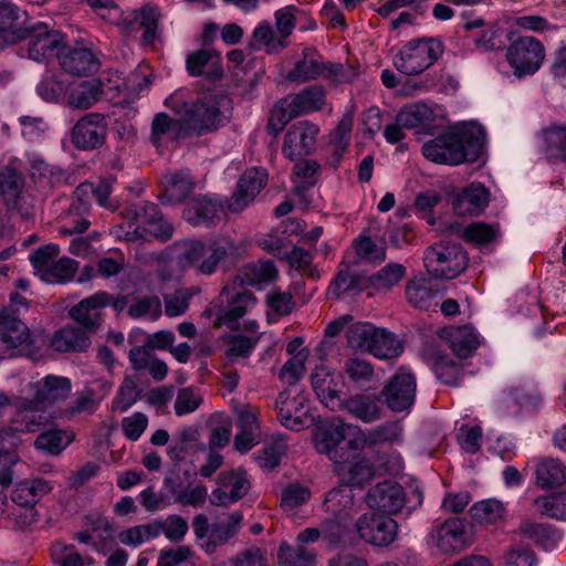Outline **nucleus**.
Instances as JSON below:
<instances>
[{"instance_id": "obj_59", "label": "nucleus", "mask_w": 566, "mask_h": 566, "mask_svg": "<svg viewBox=\"0 0 566 566\" xmlns=\"http://www.w3.org/2000/svg\"><path fill=\"white\" fill-rule=\"evenodd\" d=\"M402 346L392 333L378 328L377 337H374L369 353L377 358L388 359L400 355Z\"/></svg>"}, {"instance_id": "obj_9", "label": "nucleus", "mask_w": 566, "mask_h": 566, "mask_svg": "<svg viewBox=\"0 0 566 566\" xmlns=\"http://www.w3.org/2000/svg\"><path fill=\"white\" fill-rule=\"evenodd\" d=\"M355 528L364 542L378 547L390 545L398 535L397 522L387 514L375 512L361 514Z\"/></svg>"}, {"instance_id": "obj_12", "label": "nucleus", "mask_w": 566, "mask_h": 566, "mask_svg": "<svg viewBox=\"0 0 566 566\" xmlns=\"http://www.w3.org/2000/svg\"><path fill=\"white\" fill-rule=\"evenodd\" d=\"M220 297H224L228 301V306L220 310L217 314L216 326H230L252 311L256 304V298L253 294L240 285H234L233 281L222 289Z\"/></svg>"}, {"instance_id": "obj_22", "label": "nucleus", "mask_w": 566, "mask_h": 566, "mask_svg": "<svg viewBox=\"0 0 566 566\" xmlns=\"http://www.w3.org/2000/svg\"><path fill=\"white\" fill-rule=\"evenodd\" d=\"M268 180L265 170L259 168L248 169L239 179L237 189L228 201V210L242 211L261 191Z\"/></svg>"}, {"instance_id": "obj_36", "label": "nucleus", "mask_w": 566, "mask_h": 566, "mask_svg": "<svg viewBox=\"0 0 566 566\" xmlns=\"http://www.w3.org/2000/svg\"><path fill=\"white\" fill-rule=\"evenodd\" d=\"M324 62L314 49H304L293 67L286 73V80L294 83H305L321 77Z\"/></svg>"}, {"instance_id": "obj_42", "label": "nucleus", "mask_w": 566, "mask_h": 566, "mask_svg": "<svg viewBox=\"0 0 566 566\" xmlns=\"http://www.w3.org/2000/svg\"><path fill=\"white\" fill-rule=\"evenodd\" d=\"M277 270L270 260L252 262L243 266L232 280L234 285H259L275 279Z\"/></svg>"}, {"instance_id": "obj_49", "label": "nucleus", "mask_w": 566, "mask_h": 566, "mask_svg": "<svg viewBox=\"0 0 566 566\" xmlns=\"http://www.w3.org/2000/svg\"><path fill=\"white\" fill-rule=\"evenodd\" d=\"M434 120V111L426 103L408 104L398 113V122L405 128L429 125Z\"/></svg>"}, {"instance_id": "obj_32", "label": "nucleus", "mask_w": 566, "mask_h": 566, "mask_svg": "<svg viewBox=\"0 0 566 566\" xmlns=\"http://www.w3.org/2000/svg\"><path fill=\"white\" fill-rule=\"evenodd\" d=\"M534 482L542 490L566 485V465L556 458H539L535 460Z\"/></svg>"}, {"instance_id": "obj_2", "label": "nucleus", "mask_w": 566, "mask_h": 566, "mask_svg": "<svg viewBox=\"0 0 566 566\" xmlns=\"http://www.w3.org/2000/svg\"><path fill=\"white\" fill-rule=\"evenodd\" d=\"M176 249L177 263L182 269H191L196 274L210 276L233 250V243L227 238L185 240L176 243Z\"/></svg>"}, {"instance_id": "obj_15", "label": "nucleus", "mask_w": 566, "mask_h": 566, "mask_svg": "<svg viewBox=\"0 0 566 566\" xmlns=\"http://www.w3.org/2000/svg\"><path fill=\"white\" fill-rule=\"evenodd\" d=\"M471 543V526L463 518H448L437 528L436 545L444 554H457Z\"/></svg>"}, {"instance_id": "obj_35", "label": "nucleus", "mask_w": 566, "mask_h": 566, "mask_svg": "<svg viewBox=\"0 0 566 566\" xmlns=\"http://www.w3.org/2000/svg\"><path fill=\"white\" fill-rule=\"evenodd\" d=\"M324 507L329 515L342 518L343 521H352L357 512L355 494L352 488L342 485L331 490L325 497Z\"/></svg>"}, {"instance_id": "obj_41", "label": "nucleus", "mask_w": 566, "mask_h": 566, "mask_svg": "<svg viewBox=\"0 0 566 566\" xmlns=\"http://www.w3.org/2000/svg\"><path fill=\"white\" fill-rule=\"evenodd\" d=\"M539 139L548 159L566 161V124H552L543 128Z\"/></svg>"}, {"instance_id": "obj_48", "label": "nucleus", "mask_w": 566, "mask_h": 566, "mask_svg": "<svg viewBox=\"0 0 566 566\" xmlns=\"http://www.w3.org/2000/svg\"><path fill=\"white\" fill-rule=\"evenodd\" d=\"M470 514L479 524L485 526L499 525L504 520L505 507L502 502L489 499L473 504Z\"/></svg>"}, {"instance_id": "obj_53", "label": "nucleus", "mask_w": 566, "mask_h": 566, "mask_svg": "<svg viewBox=\"0 0 566 566\" xmlns=\"http://www.w3.org/2000/svg\"><path fill=\"white\" fill-rule=\"evenodd\" d=\"M533 505L535 511L544 516L566 521V491L538 496Z\"/></svg>"}, {"instance_id": "obj_34", "label": "nucleus", "mask_w": 566, "mask_h": 566, "mask_svg": "<svg viewBox=\"0 0 566 566\" xmlns=\"http://www.w3.org/2000/svg\"><path fill=\"white\" fill-rule=\"evenodd\" d=\"M113 184L114 179L112 178L101 180L96 186L91 182L81 184L74 191L72 209L76 211L87 210L90 200L85 197L92 195L99 206L114 210L116 207L109 202V196L113 191Z\"/></svg>"}, {"instance_id": "obj_6", "label": "nucleus", "mask_w": 566, "mask_h": 566, "mask_svg": "<svg viewBox=\"0 0 566 566\" xmlns=\"http://www.w3.org/2000/svg\"><path fill=\"white\" fill-rule=\"evenodd\" d=\"M130 213L134 216L136 227L133 231H127L124 239L135 241L137 239H147V235L166 241L172 237L174 227L163 217L158 207L150 202H140L130 207Z\"/></svg>"}, {"instance_id": "obj_60", "label": "nucleus", "mask_w": 566, "mask_h": 566, "mask_svg": "<svg viewBox=\"0 0 566 566\" xmlns=\"http://www.w3.org/2000/svg\"><path fill=\"white\" fill-rule=\"evenodd\" d=\"M73 440V436L63 430H48L38 436L34 441L36 449L50 454L61 453Z\"/></svg>"}, {"instance_id": "obj_38", "label": "nucleus", "mask_w": 566, "mask_h": 566, "mask_svg": "<svg viewBox=\"0 0 566 566\" xmlns=\"http://www.w3.org/2000/svg\"><path fill=\"white\" fill-rule=\"evenodd\" d=\"M91 345L90 334L81 327L65 326L56 331L51 339V347L61 353L83 352Z\"/></svg>"}, {"instance_id": "obj_31", "label": "nucleus", "mask_w": 566, "mask_h": 566, "mask_svg": "<svg viewBox=\"0 0 566 566\" xmlns=\"http://www.w3.org/2000/svg\"><path fill=\"white\" fill-rule=\"evenodd\" d=\"M186 66L191 76L203 75L211 81L220 80L223 74L220 54L213 50L202 49L190 53Z\"/></svg>"}, {"instance_id": "obj_30", "label": "nucleus", "mask_w": 566, "mask_h": 566, "mask_svg": "<svg viewBox=\"0 0 566 566\" xmlns=\"http://www.w3.org/2000/svg\"><path fill=\"white\" fill-rule=\"evenodd\" d=\"M223 206L210 197L190 199L182 212L184 219L192 226H209L220 219Z\"/></svg>"}, {"instance_id": "obj_21", "label": "nucleus", "mask_w": 566, "mask_h": 566, "mask_svg": "<svg viewBox=\"0 0 566 566\" xmlns=\"http://www.w3.org/2000/svg\"><path fill=\"white\" fill-rule=\"evenodd\" d=\"M441 294L440 285L424 275L412 276L405 286V296L408 304L420 311L436 307Z\"/></svg>"}, {"instance_id": "obj_43", "label": "nucleus", "mask_w": 566, "mask_h": 566, "mask_svg": "<svg viewBox=\"0 0 566 566\" xmlns=\"http://www.w3.org/2000/svg\"><path fill=\"white\" fill-rule=\"evenodd\" d=\"M51 490L52 484L46 480H28L14 486L11 500L20 506H33Z\"/></svg>"}, {"instance_id": "obj_28", "label": "nucleus", "mask_w": 566, "mask_h": 566, "mask_svg": "<svg viewBox=\"0 0 566 566\" xmlns=\"http://www.w3.org/2000/svg\"><path fill=\"white\" fill-rule=\"evenodd\" d=\"M342 461L334 462L337 465V474L344 485L361 486L369 481L373 476V470L368 461L358 454V449L355 452L345 453Z\"/></svg>"}, {"instance_id": "obj_52", "label": "nucleus", "mask_w": 566, "mask_h": 566, "mask_svg": "<svg viewBox=\"0 0 566 566\" xmlns=\"http://www.w3.org/2000/svg\"><path fill=\"white\" fill-rule=\"evenodd\" d=\"M521 534L538 543L544 549H553L563 539L562 534L546 524L526 522L520 527Z\"/></svg>"}, {"instance_id": "obj_17", "label": "nucleus", "mask_w": 566, "mask_h": 566, "mask_svg": "<svg viewBox=\"0 0 566 566\" xmlns=\"http://www.w3.org/2000/svg\"><path fill=\"white\" fill-rule=\"evenodd\" d=\"M30 338L28 326L11 310L0 312V359L15 355L17 349Z\"/></svg>"}, {"instance_id": "obj_57", "label": "nucleus", "mask_w": 566, "mask_h": 566, "mask_svg": "<svg viewBox=\"0 0 566 566\" xmlns=\"http://www.w3.org/2000/svg\"><path fill=\"white\" fill-rule=\"evenodd\" d=\"M252 38L254 44L264 48L268 53H279L289 45V42L279 33L275 34L269 21L258 24L253 30Z\"/></svg>"}, {"instance_id": "obj_64", "label": "nucleus", "mask_w": 566, "mask_h": 566, "mask_svg": "<svg viewBox=\"0 0 566 566\" xmlns=\"http://www.w3.org/2000/svg\"><path fill=\"white\" fill-rule=\"evenodd\" d=\"M52 560L57 566H85L91 565L92 559L84 558L73 545L56 542L51 547Z\"/></svg>"}, {"instance_id": "obj_7", "label": "nucleus", "mask_w": 566, "mask_h": 566, "mask_svg": "<svg viewBox=\"0 0 566 566\" xmlns=\"http://www.w3.org/2000/svg\"><path fill=\"white\" fill-rule=\"evenodd\" d=\"M48 421L46 415L39 409L34 400H21L10 424L0 429V443L9 448L20 444V433L39 431Z\"/></svg>"}, {"instance_id": "obj_3", "label": "nucleus", "mask_w": 566, "mask_h": 566, "mask_svg": "<svg viewBox=\"0 0 566 566\" xmlns=\"http://www.w3.org/2000/svg\"><path fill=\"white\" fill-rule=\"evenodd\" d=\"M443 53V44L434 38L406 42L394 57L395 67L408 76L419 75L432 66Z\"/></svg>"}, {"instance_id": "obj_54", "label": "nucleus", "mask_w": 566, "mask_h": 566, "mask_svg": "<svg viewBox=\"0 0 566 566\" xmlns=\"http://www.w3.org/2000/svg\"><path fill=\"white\" fill-rule=\"evenodd\" d=\"M343 370L349 381L359 388L370 384L375 378L373 365L358 356L347 358L344 361Z\"/></svg>"}, {"instance_id": "obj_46", "label": "nucleus", "mask_w": 566, "mask_h": 566, "mask_svg": "<svg viewBox=\"0 0 566 566\" xmlns=\"http://www.w3.org/2000/svg\"><path fill=\"white\" fill-rule=\"evenodd\" d=\"M454 134L461 144L464 161L479 156L485 143V132L482 126L471 124Z\"/></svg>"}, {"instance_id": "obj_26", "label": "nucleus", "mask_w": 566, "mask_h": 566, "mask_svg": "<svg viewBox=\"0 0 566 566\" xmlns=\"http://www.w3.org/2000/svg\"><path fill=\"white\" fill-rule=\"evenodd\" d=\"M62 69L76 76L88 75L97 70L98 62L92 49L77 44L76 46H63L59 54Z\"/></svg>"}, {"instance_id": "obj_61", "label": "nucleus", "mask_w": 566, "mask_h": 566, "mask_svg": "<svg viewBox=\"0 0 566 566\" xmlns=\"http://www.w3.org/2000/svg\"><path fill=\"white\" fill-rule=\"evenodd\" d=\"M170 492L175 502L193 507L202 505L208 495L206 486L200 483L176 484L171 488Z\"/></svg>"}, {"instance_id": "obj_24", "label": "nucleus", "mask_w": 566, "mask_h": 566, "mask_svg": "<svg viewBox=\"0 0 566 566\" xmlns=\"http://www.w3.org/2000/svg\"><path fill=\"white\" fill-rule=\"evenodd\" d=\"M159 17V8L148 3L138 11L135 10L125 14L119 11L118 22L115 23L123 25L127 31H135L138 28L144 29L143 42L149 44L156 38Z\"/></svg>"}, {"instance_id": "obj_23", "label": "nucleus", "mask_w": 566, "mask_h": 566, "mask_svg": "<svg viewBox=\"0 0 566 566\" xmlns=\"http://www.w3.org/2000/svg\"><path fill=\"white\" fill-rule=\"evenodd\" d=\"M422 154L438 164L459 165L464 161L461 144L453 133L443 134L423 144Z\"/></svg>"}, {"instance_id": "obj_25", "label": "nucleus", "mask_w": 566, "mask_h": 566, "mask_svg": "<svg viewBox=\"0 0 566 566\" xmlns=\"http://www.w3.org/2000/svg\"><path fill=\"white\" fill-rule=\"evenodd\" d=\"M106 292H97L83 298L70 311V316L88 334L95 332L101 321V310L109 303Z\"/></svg>"}, {"instance_id": "obj_33", "label": "nucleus", "mask_w": 566, "mask_h": 566, "mask_svg": "<svg viewBox=\"0 0 566 566\" xmlns=\"http://www.w3.org/2000/svg\"><path fill=\"white\" fill-rule=\"evenodd\" d=\"M489 203V191L484 186L473 182L464 188L453 200V210L458 216H478Z\"/></svg>"}, {"instance_id": "obj_29", "label": "nucleus", "mask_w": 566, "mask_h": 566, "mask_svg": "<svg viewBox=\"0 0 566 566\" xmlns=\"http://www.w3.org/2000/svg\"><path fill=\"white\" fill-rule=\"evenodd\" d=\"M311 384L322 403L333 411L339 408V390L335 382L334 371L331 368L325 365L316 366L311 375Z\"/></svg>"}, {"instance_id": "obj_20", "label": "nucleus", "mask_w": 566, "mask_h": 566, "mask_svg": "<svg viewBox=\"0 0 566 566\" xmlns=\"http://www.w3.org/2000/svg\"><path fill=\"white\" fill-rule=\"evenodd\" d=\"M238 432L234 437V447L245 453L261 440L258 422V409L250 403H243L234 409Z\"/></svg>"}, {"instance_id": "obj_13", "label": "nucleus", "mask_w": 566, "mask_h": 566, "mask_svg": "<svg viewBox=\"0 0 566 566\" xmlns=\"http://www.w3.org/2000/svg\"><path fill=\"white\" fill-rule=\"evenodd\" d=\"M346 426L342 422L321 428L315 434L317 452L326 454L333 462L342 461L345 453L356 451V441L345 439Z\"/></svg>"}, {"instance_id": "obj_37", "label": "nucleus", "mask_w": 566, "mask_h": 566, "mask_svg": "<svg viewBox=\"0 0 566 566\" xmlns=\"http://www.w3.org/2000/svg\"><path fill=\"white\" fill-rule=\"evenodd\" d=\"M337 410H346L354 418L365 423L374 422L380 417V407L377 398L371 395L356 394L342 400Z\"/></svg>"}, {"instance_id": "obj_58", "label": "nucleus", "mask_w": 566, "mask_h": 566, "mask_svg": "<svg viewBox=\"0 0 566 566\" xmlns=\"http://www.w3.org/2000/svg\"><path fill=\"white\" fill-rule=\"evenodd\" d=\"M165 196L169 201L185 199L193 188V181L188 171H176L165 176Z\"/></svg>"}, {"instance_id": "obj_10", "label": "nucleus", "mask_w": 566, "mask_h": 566, "mask_svg": "<svg viewBox=\"0 0 566 566\" xmlns=\"http://www.w3.org/2000/svg\"><path fill=\"white\" fill-rule=\"evenodd\" d=\"M28 30L27 52L31 60L48 62L54 56L59 57L65 44L64 35L60 31L50 29L44 23H38Z\"/></svg>"}, {"instance_id": "obj_56", "label": "nucleus", "mask_w": 566, "mask_h": 566, "mask_svg": "<svg viewBox=\"0 0 566 566\" xmlns=\"http://www.w3.org/2000/svg\"><path fill=\"white\" fill-rule=\"evenodd\" d=\"M101 96L99 85L92 81H83L72 87L69 95L70 106L86 109L98 101Z\"/></svg>"}, {"instance_id": "obj_27", "label": "nucleus", "mask_w": 566, "mask_h": 566, "mask_svg": "<svg viewBox=\"0 0 566 566\" xmlns=\"http://www.w3.org/2000/svg\"><path fill=\"white\" fill-rule=\"evenodd\" d=\"M33 400L40 405H51L65 399L71 390V379L64 376L46 375L35 382L29 384Z\"/></svg>"}, {"instance_id": "obj_55", "label": "nucleus", "mask_w": 566, "mask_h": 566, "mask_svg": "<svg viewBox=\"0 0 566 566\" xmlns=\"http://www.w3.org/2000/svg\"><path fill=\"white\" fill-rule=\"evenodd\" d=\"M227 346L224 356L230 363L237 361L239 358L250 356L259 342L258 336H244L241 334H232L223 337Z\"/></svg>"}, {"instance_id": "obj_8", "label": "nucleus", "mask_w": 566, "mask_h": 566, "mask_svg": "<svg viewBox=\"0 0 566 566\" xmlns=\"http://www.w3.org/2000/svg\"><path fill=\"white\" fill-rule=\"evenodd\" d=\"M505 59L514 75L524 77L539 70L545 59V49L534 36H521L509 45Z\"/></svg>"}, {"instance_id": "obj_4", "label": "nucleus", "mask_w": 566, "mask_h": 566, "mask_svg": "<svg viewBox=\"0 0 566 566\" xmlns=\"http://www.w3.org/2000/svg\"><path fill=\"white\" fill-rule=\"evenodd\" d=\"M326 102V93L322 86L312 85L300 93L291 95L273 109L268 128L277 134L291 119L313 112L321 111Z\"/></svg>"}, {"instance_id": "obj_5", "label": "nucleus", "mask_w": 566, "mask_h": 566, "mask_svg": "<svg viewBox=\"0 0 566 566\" xmlns=\"http://www.w3.org/2000/svg\"><path fill=\"white\" fill-rule=\"evenodd\" d=\"M423 262L429 274L451 280L465 270L468 255L459 244L439 242L426 250Z\"/></svg>"}, {"instance_id": "obj_51", "label": "nucleus", "mask_w": 566, "mask_h": 566, "mask_svg": "<svg viewBox=\"0 0 566 566\" xmlns=\"http://www.w3.org/2000/svg\"><path fill=\"white\" fill-rule=\"evenodd\" d=\"M407 269L400 263H388L368 277L370 286L377 291H390L406 276Z\"/></svg>"}, {"instance_id": "obj_14", "label": "nucleus", "mask_w": 566, "mask_h": 566, "mask_svg": "<svg viewBox=\"0 0 566 566\" xmlns=\"http://www.w3.org/2000/svg\"><path fill=\"white\" fill-rule=\"evenodd\" d=\"M319 127L308 120H300L293 124L285 133L282 153L290 159L311 154L316 144Z\"/></svg>"}, {"instance_id": "obj_18", "label": "nucleus", "mask_w": 566, "mask_h": 566, "mask_svg": "<svg viewBox=\"0 0 566 566\" xmlns=\"http://www.w3.org/2000/svg\"><path fill=\"white\" fill-rule=\"evenodd\" d=\"M250 489L245 471L238 469L223 472L218 478V488L210 494V503L226 506L242 499Z\"/></svg>"}, {"instance_id": "obj_11", "label": "nucleus", "mask_w": 566, "mask_h": 566, "mask_svg": "<svg viewBox=\"0 0 566 566\" xmlns=\"http://www.w3.org/2000/svg\"><path fill=\"white\" fill-rule=\"evenodd\" d=\"M416 377L405 368L394 375L382 389L387 407L395 412L410 409L416 398Z\"/></svg>"}, {"instance_id": "obj_40", "label": "nucleus", "mask_w": 566, "mask_h": 566, "mask_svg": "<svg viewBox=\"0 0 566 566\" xmlns=\"http://www.w3.org/2000/svg\"><path fill=\"white\" fill-rule=\"evenodd\" d=\"M243 515L241 512L235 511L230 514L228 520L211 524V530L208 538L201 545L207 554L214 553L216 548L226 544L239 531Z\"/></svg>"}, {"instance_id": "obj_44", "label": "nucleus", "mask_w": 566, "mask_h": 566, "mask_svg": "<svg viewBox=\"0 0 566 566\" xmlns=\"http://www.w3.org/2000/svg\"><path fill=\"white\" fill-rule=\"evenodd\" d=\"M453 231L465 242L475 247L486 245L495 241L500 235V228L496 223H485L481 221L471 222L470 224Z\"/></svg>"}, {"instance_id": "obj_19", "label": "nucleus", "mask_w": 566, "mask_h": 566, "mask_svg": "<svg viewBox=\"0 0 566 566\" xmlns=\"http://www.w3.org/2000/svg\"><path fill=\"white\" fill-rule=\"evenodd\" d=\"M366 504L382 514H397L406 503L401 485L396 482H382L370 488L365 497Z\"/></svg>"}, {"instance_id": "obj_47", "label": "nucleus", "mask_w": 566, "mask_h": 566, "mask_svg": "<svg viewBox=\"0 0 566 566\" xmlns=\"http://www.w3.org/2000/svg\"><path fill=\"white\" fill-rule=\"evenodd\" d=\"M287 449L286 439L283 434H275L266 441L262 450L254 453V460L263 469H274L281 462Z\"/></svg>"}, {"instance_id": "obj_1", "label": "nucleus", "mask_w": 566, "mask_h": 566, "mask_svg": "<svg viewBox=\"0 0 566 566\" xmlns=\"http://www.w3.org/2000/svg\"><path fill=\"white\" fill-rule=\"evenodd\" d=\"M165 104L179 117L187 134L203 135L223 126L230 114V99L224 95H210L193 99L187 90H178Z\"/></svg>"}, {"instance_id": "obj_50", "label": "nucleus", "mask_w": 566, "mask_h": 566, "mask_svg": "<svg viewBox=\"0 0 566 566\" xmlns=\"http://www.w3.org/2000/svg\"><path fill=\"white\" fill-rule=\"evenodd\" d=\"M280 566H315L316 553L305 546H291L282 543L277 552Z\"/></svg>"}, {"instance_id": "obj_45", "label": "nucleus", "mask_w": 566, "mask_h": 566, "mask_svg": "<svg viewBox=\"0 0 566 566\" xmlns=\"http://www.w3.org/2000/svg\"><path fill=\"white\" fill-rule=\"evenodd\" d=\"M449 342L452 352L460 358L471 356L480 344L478 334L471 326L452 328L449 332Z\"/></svg>"}, {"instance_id": "obj_16", "label": "nucleus", "mask_w": 566, "mask_h": 566, "mask_svg": "<svg viewBox=\"0 0 566 566\" xmlns=\"http://www.w3.org/2000/svg\"><path fill=\"white\" fill-rule=\"evenodd\" d=\"M106 130L105 117L97 113H90L74 125L72 143L77 149L82 150L99 148L105 143Z\"/></svg>"}, {"instance_id": "obj_39", "label": "nucleus", "mask_w": 566, "mask_h": 566, "mask_svg": "<svg viewBox=\"0 0 566 566\" xmlns=\"http://www.w3.org/2000/svg\"><path fill=\"white\" fill-rule=\"evenodd\" d=\"M186 134L179 117L172 119L166 113H158L153 118L149 139L154 146L159 147L168 142L177 140Z\"/></svg>"}, {"instance_id": "obj_62", "label": "nucleus", "mask_w": 566, "mask_h": 566, "mask_svg": "<svg viewBox=\"0 0 566 566\" xmlns=\"http://www.w3.org/2000/svg\"><path fill=\"white\" fill-rule=\"evenodd\" d=\"M78 269V263L70 258H61L52 262L46 269L41 280L48 283H65L73 279Z\"/></svg>"}, {"instance_id": "obj_63", "label": "nucleus", "mask_w": 566, "mask_h": 566, "mask_svg": "<svg viewBox=\"0 0 566 566\" xmlns=\"http://www.w3.org/2000/svg\"><path fill=\"white\" fill-rule=\"evenodd\" d=\"M377 331L370 323L353 324L346 335L350 347L359 350L369 352L374 337H377Z\"/></svg>"}]
</instances>
